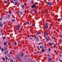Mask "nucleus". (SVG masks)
Instances as JSON below:
<instances>
[{
	"instance_id": "1",
	"label": "nucleus",
	"mask_w": 62,
	"mask_h": 62,
	"mask_svg": "<svg viewBox=\"0 0 62 62\" xmlns=\"http://www.w3.org/2000/svg\"><path fill=\"white\" fill-rule=\"evenodd\" d=\"M20 56L18 55H17V57H16V58H17V59H18V60H20V61H21L22 60L19 57H20Z\"/></svg>"
},
{
	"instance_id": "2",
	"label": "nucleus",
	"mask_w": 62,
	"mask_h": 62,
	"mask_svg": "<svg viewBox=\"0 0 62 62\" xmlns=\"http://www.w3.org/2000/svg\"><path fill=\"white\" fill-rule=\"evenodd\" d=\"M8 54V51H6L4 52L5 54H6V55H7Z\"/></svg>"
},
{
	"instance_id": "3",
	"label": "nucleus",
	"mask_w": 62,
	"mask_h": 62,
	"mask_svg": "<svg viewBox=\"0 0 62 62\" xmlns=\"http://www.w3.org/2000/svg\"><path fill=\"white\" fill-rule=\"evenodd\" d=\"M47 23H46V25L45 26V27L46 29H47V28H48V25H47Z\"/></svg>"
},
{
	"instance_id": "4",
	"label": "nucleus",
	"mask_w": 62,
	"mask_h": 62,
	"mask_svg": "<svg viewBox=\"0 0 62 62\" xmlns=\"http://www.w3.org/2000/svg\"><path fill=\"white\" fill-rule=\"evenodd\" d=\"M31 7L32 8H35V7H36V6H35V5H33L31 6Z\"/></svg>"
},
{
	"instance_id": "5",
	"label": "nucleus",
	"mask_w": 62,
	"mask_h": 62,
	"mask_svg": "<svg viewBox=\"0 0 62 62\" xmlns=\"http://www.w3.org/2000/svg\"><path fill=\"white\" fill-rule=\"evenodd\" d=\"M53 44H54V46H53V48H55L56 47V45L54 43V42H53L52 43Z\"/></svg>"
},
{
	"instance_id": "6",
	"label": "nucleus",
	"mask_w": 62,
	"mask_h": 62,
	"mask_svg": "<svg viewBox=\"0 0 62 62\" xmlns=\"http://www.w3.org/2000/svg\"><path fill=\"white\" fill-rule=\"evenodd\" d=\"M47 4L49 6H51V3L49 2L47 3Z\"/></svg>"
},
{
	"instance_id": "7",
	"label": "nucleus",
	"mask_w": 62,
	"mask_h": 62,
	"mask_svg": "<svg viewBox=\"0 0 62 62\" xmlns=\"http://www.w3.org/2000/svg\"><path fill=\"white\" fill-rule=\"evenodd\" d=\"M23 52H21V56H23Z\"/></svg>"
},
{
	"instance_id": "8",
	"label": "nucleus",
	"mask_w": 62,
	"mask_h": 62,
	"mask_svg": "<svg viewBox=\"0 0 62 62\" xmlns=\"http://www.w3.org/2000/svg\"><path fill=\"white\" fill-rule=\"evenodd\" d=\"M7 41H6V42H4V45H6V46H7Z\"/></svg>"
},
{
	"instance_id": "9",
	"label": "nucleus",
	"mask_w": 62,
	"mask_h": 62,
	"mask_svg": "<svg viewBox=\"0 0 62 62\" xmlns=\"http://www.w3.org/2000/svg\"><path fill=\"white\" fill-rule=\"evenodd\" d=\"M40 47L41 49H43L44 48V47L43 46H40Z\"/></svg>"
},
{
	"instance_id": "10",
	"label": "nucleus",
	"mask_w": 62,
	"mask_h": 62,
	"mask_svg": "<svg viewBox=\"0 0 62 62\" xmlns=\"http://www.w3.org/2000/svg\"><path fill=\"white\" fill-rule=\"evenodd\" d=\"M22 7L23 9H24V5H22Z\"/></svg>"
},
{
	"instance_id": "11",
	"label": "nucleus",
	"mask_w": 62,
	"mask_h": 62,
	"mask_svg": "<svg viewBox=\"0 0 62 62\" xmlns=\"http://www.w3.org/2000/svg\"><path fill=\"white\" fill-rule=\"evenodd\" d=\"M41 51L42 53H43V52L45 51V50H44V49L42 50H41Z\"/></svg>"
},
{
	"instance_id": "12",
	"label": "nucleus",
	"mask_w": 62,
	"mask_h": 62,
	"mask_svg": "<svg viewBox=\"0 0 62 62\" xmlns=\"http://www.w3.org/2000/svg\"><path fill=\"white\" fill-rule=\"evenodd\" d=\"M8 18H10V15H8Z\"/></svg>"
},
{
	"instance_id": "13",
	"label": "nucleus",
	"mask_w": 62,
	"mask_h": 62,
	"mask_svg": "<svg viewBox=\"0 0 62 62\" xmlns=\"http://www.w3.org/2000/svg\"><path fill=\"white\" fill-rule=\"evenodd\" d=\"M18 27L19 28H20L21 27V25H20L18 24Z\"/></svg>"
},
{
	"instance_id": "14",
	"label": "nucleus",
	"mask_w": 62,
	"mask_h": 62,
	"mask_svg": "<svg viewBox=\"0 0 62 62\" xmlns=\"http://www.w3.org/2000/svg\"><path fill=\"white\" fill-rule=\"evenodd\" d=\"M39 40L38 38H37L36 39V41H38Z\"/></svg>"
},
{
	"instance_id": "15",
	"label": "nucleus",
	"mask_w": 62,
	"mask_h": 62,
	"mask_svg": "<svg viewBox=\"0 0 62 62\" xmlns=\"http://www.w3.org/2000/svg\"><path fill=\"white\" fill-rule=\"evenodd\" d=\"M34 37V35H31V36H28V38H29V37Z\"/></svg>"
},
{
	"instance_id": "16",
	"label": "nucleus",
	"mask_w": 62,
	"mask_h": 62,
	"mask_svg": "<svg viewBox=\"0 0 62 62\" xmlns=\"http://www.w3.org/2000/svg\"><path fill=\"white\" fill-rule=\"evenodd\" d=\"M41 33L40 32H37L36 34L37 35H38L39 34H40Z\"/></svg>"
},
{
	"instance_id": "17",
	"label": "nucleus",
	"mask_w": 62,
	"mask_h": 62,
	"mask_svg": "<svg viewBox=\"0 0 62 62\" xmlns=\"http://www.w3.org/2000/svg\"><path fill=\"white\" fill-rule=\"evenodd\" d=\"M10 62H13V60L12 59H11L10 60Z\"/></svg>"
},
{
	"instance_id": "18",
	"label": "nucleus",
	"mask_w": 62,
	"mask_h": 62,
	"mask_svg": "<svg viewBox=\"0 0 62 62\" xmlns=\"http://www.w3.org/2000/svg\"><path fill=\"white\" fill-rule=\"evenodd\" d=\"M17 3H18V1H16V2H15V5H17Z\"/></svg>"
},
{
	"instance_id": "19",
	"label": "nucleus",
	"mask_w": 62,
	"mask_h": 62,
	"mask_svg": "<svg viewBox=\"0 0 62 62\" xmlns=\"http://www.w3.org/2000/svg\"><path fill=\"white\" fill-rule=\"evenodd\" d=\"M0 26L1 27H2L3 26V24H0Z\"/></svg>"
},
{
	"instance_id": "20",
	"label": "nucleus",
	"mask_w": 62,
	"mask_h": 62,
	"mask_svg": "<svg viewBox=\"0 0 62 62\" xmlns=\"http://www.w3.org/2000/svg\"><path fill=\"white\" fill-rule=\"evenodd\" d=\"M52 60V59L51 58H49L48 59V61H50V60Z\"/></svg>"
},
{
	"instance_id": "21",
	"label": "nucleus",
	"mask_w": 62,
	"mask_h": 62,
	"mask_svg": "<svg viewBox=\"0 0 62 62\" xmlns=\"http://www.w3.org/2000/svg\"><path fill=\"white\" fill-rule=\"evenodd\" d=\"M1 52H3V51H4V49H3V48H1Z\"/></svg>"
},
{
	"instance_id": "22",
	"label": "nucleus",
	"mask_w": 62,
	"mask_h": 62,
	"mask_svg": "<svg viewBox=\"0 0 62 62\" xmlns=\"http://www.w3.org/2000/svg\"><path fill=\"white\" fill-rule=\"evenodd\" d=\"M5 58H6V60H8V58L7 57V56H5Z\"/></svg>"
},
{
	"instance_id": "23",
	"label": "nucleus",
	"mask_w": 62,
	"mask_h": 62,
	"mask_svg": "<svg viewBox=\"0 0 62 62\" xmlns=\"http://www.w3.org/2000/svg\"><path fill=\"white\" fill-rule=\"evenodd\" d=\"M11 3H12L13 4V3H14V2H13V1H12V0H11Z\"/></svg>"
},
{
	"instance_id": "24",
	"label": "nucleus",
	"mask_w": 62,
	"mask_h": 62,
	"mask_svg": "<svg viewBox=\"0 0 62 62\" xmlns=\"http://www.w3.org/2000/svg\"><path fill=\"white\" fill-rule=\"evenodd\" d=\"M49 46H51V43L49 42Z\"/></svg>"
},
{
	"instance_id": "25",
	"label": "nucleus",
	"mask_w": 62,
	"mask_h": 62,
	"mask_svg": "<svg viewBox=\"0 0 62 62\" xmlns=\"http://www.w3.org/2000/svg\"><path fill=\"white\" fill-rule=\"evenodd\" d=\"M2 59H3L4 61H5V58H3Z\"/></svg>"
},
{
	"instance_id": "26",
	"label": "nucleus",
	"mask_w": 62,
	"mask_h": 62,
	"mask_svg": "<svg viewBox=\"0 0 62 62\" xmlns=\"http://www.w3.org/2000/svg\"><path fill=\"white\" fill-rule=\"evenodd\" d=\"M3 18V17H2L1 18H0V20L2 21V18Z\"/></svg>"
},
{
	"instance_id": "27",
	"label": "nucleus",
	"mask_w": 62,
	"mask_h": 62,
	"mask_svg": "<svg viewBox=\"0 0 62 62\" xmlns=\"http://www.w3.org/2000/svg\"><path fill=\"white\" fill-rule=\"evenodd\" d=\"M7 56H8V57H10V55H9V54H8L7 55Z\"/></svg>"
},
{
	"instance_id": "28",
	"label": "nucleus",
	"mask_w": 62,
	"mask_h": 62,
	"mask_svg": "<svg viewBox=\"0 0 62 62\" xmlns=\"http://www.w3.org/2000/svg\"><path fill=\"white\" fill-rule=\"evenodd\" d=\"M14 21H15V19H14L12 20V22H14Z\"/></svg>"
},
{
	"instance_id": "29",
	"label": "nucleus",
	"mask_w": 62,
	"mask_h": 62,
	"mask_svg": "<svg viewBox=\"0 0 62 62\" xmlns=\"http://www.w3.org/2000/svg\"><path fill=\"white\" fill-rule=\"evenodd\" d=\"M20 15H23V13H22V12H20Z\"/></svg>"
},
{
	"instance_id": "30",
	"label": "nucleus",
	"mask_w": 62,
	"mask_h": 62,
	"mask_svg": "<svg viewBox=\"0 0 62 62\" xmlns=\"http://www.w3.org/2000/svg\"><path fill=\"white\" fill-rule=\"evenodd\" d=\"M25 57L26 58L27 57V55H25Z\"/></svg>"
},
{
	"instance_id": "31",
	"label": "nucleus",
	"mask_w": 62,
	"mask_h": 62,
	"mask_svg": "<svg viewBox=\"0 0 62 62\" xmlns=\"http://www.w3.org/2000/svg\"><path fill=\"white\" fill-rule=\"evenodd\" d=\"M46 40H47V41H49V40L48 39L46 38Z\"/></svg>"
},
{
	"instance_id": "32",
	"label": "nucleus",
	"mask_w": 62,
	"mask_h": 62,
	"mask_svg": "<svg viewBox=\"0 0 62 62\" xmlns=\"http://www.w3.org/2000/svg\"><path fill=\"white\" fill-rule=\"evenodd\" d=\"M27 23L28 24H29V23L28 22H27Z\"/></svg>"
},
{
	"instance_id": "33",
	"label": "nucleus",
	"mask_w": 62,
	"mask_h": 62,
	"mask_svg": "<svg viewBox=\"0 0 62 62\" xmlns=\"http://www.w3.org/2000/svg\"><path fill=\"white\" fill-rule=\"evenodd\" d=\"M48 51H49V52H50L51 51V49H50V48H49L48 49Z\"/></svg>"
},
{
	"instance_id": "34",
	"label": "nucleus",
	"mask_w": 62,
	"mask_h": 62,
	"mask_svg": "<svg viewBox=\"0 0 62 62\" xmlns=\"http://www.w3.org/2000/svg\"><path fill=\"white\" fill-rule=\"evenodd\" d=\"M35 54H38V52H36Z\"/></svg>"
},
{
	"instance_id": "35",
	"label": "nucleus",
	"mask_w": 62,
	"mask_h": 62,
	"mask_svg": "<svg viewBox=\"0 0 62 62\" xmlns=\"http://www.w3.org/2000/svg\"><path fill=\"white\" fill-rule=\"evenodd\" d=\"M45 11L46 13V12H47V9Z\"/></svg>"
},
{
	"instance_id": "36",
	"label": "nucleus",
	"mask_w": 62,
	"mask_h": 62,
	"mask_svg": "<svg viewBox=\"0 0 62 62\" xmlns=\"http://www.w3.org/2000/svg\"><path fill=\"white\" fill-rule=\"evenodd\" d=\"M10 58H9L8 60V61H9L10 60Z\"/></svg>"
},
{
	"instance_id": "37",
	"label": "nucleus",
	"mask_w": 62,
	"mask_h": 62,
	"mask_svg": "<svg viewBox=\"0 0 62 62\" xmlns=\"http://www.w3.org/2000/svg\"><path fill=\"white\" fill-rule=\"evenodd\" d=\"M46 35H48V32H46Z\"/></svg>"
},
{
	"instance_id": "38",
	"label": "nucleus",
	"mask_w": 62,
	"mask_h": 62,
	"mask_svg": "<svg viewBox=\"0 0 62 62\" xmlns=\"http://www.w3.org/2000/svg\"><path fill=\"white\" fill-rule=\"evenodd\" d=\"M37 10H36L35 11V14H36V13H37Z\"/></svg>"
},
{
	"instance_id": "39",
	"label": "nucleus",
	"mask_w": 62,
	"mask_h": 62,
	"mask_svg": "<svg viewBox=\"0 0 62 62\" xmlns=\"http://www.w3.org/2000/svg\"><path fill=\"white\" fill-rule=\"evenodd\" d=\"M59 60H60V62H62V61L61 60H60V59H59Z\"/></svg>"
},
{
	"instance_id": "40",
	"label": "nucleus",
	"mask_w": 62,
	"mask_h": 62,
	"mask_svg": "<svg viewBox=\"0 0 62 62\" xmlns=\"http://www.w3.org/2000/svg\"><path fill=\"white\" fill-rule=\"evenodd\" d=\"M58 21H60V20H61V19L60 18V19H58Z\"/></svg>"
},
{
	"instance_id": "41",
	"label": "nucleus",
	"mask_w": 62,
	"mask_h": 62,
	"mask_svg": "<svg viewBox=\"0 0 62 62\" xmlns=\"http://www.w3.org/2000/svg\"><path fill=\"white\" fill-rule=\"evenodd\" d=\"M5 4H7V3H8V2H7V1H5Z\"/></svg>"
},
{
	"instance_id": "42",
	"label": "nucleus",
	"mask_w": 62,
	"mask_h": 62,
	"mask_svg": "<svg viewBox=\"0 0 62 62\" xmlns=\"http://www.w3.org/2000/svg\"><path fill=\"white\" fill-rule=\"evenodd\" d=\"M15 44L16 45L17 44V43L16 42H15Z\"/></svg>"
},
{
	"instance_id": "43",
	"label": "nucleus",
	"mask_w": 62,
	"mask_h": 62,
	"mask_svg": "<svg viewBox=\"0 0 62 62\" xmlns=\"http://www.w3.org/2000/svg\"><path fill=\"white\" fill-rule=\"evenodd\" d=\"M7 49V47H6L5 48L4 50H6V49Z\"/></svg>"
},
{
	"instance_id": "44",
	"label": "nucleus",
	"mask_w": 62,
	"mask_h": 62,
	"mask_svg": "<svg viewBox=\"0 0 62 62\" xmlns=\"http://www.w3.org/2000/svg\"><path fill=\"white\" fill-rule=\"evenodd\" d=\"M32 26H35V25H33V24H32Z\"/></svg>"
},
{
	"instance_id": "45",
	"label": "nucleus",
	"mask_w": 62,
	"mask_h": 62,
	"mask_svg": "<svg viewBox=\"0 0 62 62\" xmlns=\"http://www.w3.org/2000/svg\"><path fill=\"white\" fill-rule=\"evenodd\" d=\"M36 5H38V3L36 2Z\"/></svg>"
},
{
	"instance_id": "46",
	"label": "nucleus",
	"mask_w": 62,
	"mask_h": 62,
	"mask_svg": "<svg viewBox=\"0 0 62 62\" xmlns=\"http://www.w3.org/2000/svg\"><path fill=\"white\" fill-rule=\"evenodd\" d=\"M11 13V12H9V14H10Z\"/></svg>"
},
{
	"instance_id": "47",
	"label": "nucleus",
	"mask_w": 62,
	"mask_h": 62,
	"mask_svg": "<svg viewBox=\"0 0 62 62\" xmlns=\"http://www.w3.org/2000/svg\"><path fill=\"white\" fill-rule=\"evenodd\" d=\"M59 55L60 56H62L61 55V54H59Z\"/></svg>"
},
{
	"instance_id": "48",
	"label": "nucleus",
	"mask_w": 62,
	"mask_h": 62,
	"mask_svg": "<svg viewBox=\"0 0 62 62\" xmlns=\"http://www.w3.org/2000/svg\"><path fill=\"white\" fill-rule=\"evenodd\" d=\"M16 30H19V28H16Z\"/></svg>"
},
{
	"instance_id": "49",
	"label": "nucleus",
	"mask_w": 62,
	"mask_h": 62,
	"mask_svg": "<svg viewBox=\"0 0 62 62\" xmlns=\"http://www.w3.org/2000/svg\"><path fill=\"white\" fill-rule=\"evenodd\" d=\"M47 56L49 57V56H50V55L49 54H48L47 55Z\"/></svg>"
},
{
	"instance_id": "50",
	"label": "nucleus",
	"mask_w": 62,
	"mask_h": 62,
	"mask_svg": "<svg viewBox=\"0 0 62 62\" xmlns=\"http://www.w3.org/2000/svg\"><path fill=\"white\" fill-rule=\"evenodd\" d=\"M27 28H29V26H28L27 27Z\"/></svg>"
},
{
	"instance_id": "51",
	"label": "nucleus",
	"mask_w": 62,
	"mask_h": 62,
	"mask_svg": "<svg viewBox=\"0 0 62 62\" xmlns=\"http://www.w3.org/2000/svg\"><path fill=\"white\" fill-rule=\"evenodd\" d=\"M1 49V46H0V50Z\"/></svg>"
},
{
	"instance_id": "52",
	"label": "nucleus",
	"mask_w": 62,
	"mask_h": 62,
	"mask_svg": "<svg viewBox=\"0 0 62 62\" xmlns=\"http://www.w3.org/2000/svg\"><path fill=\"white\" fill-rule=\"evenodd\" d=\"M3 39H5V37H4L3 38Z\"/></svg>"
},
{
	"instance_id": "53",
	"label": "nucleus",
	"mask_w": 62,
	"mask_h": 62,
	"mask_svg": "<svg viewBox=\"0 0 62 62\" xmlns=\"http://www.w3.org/2000/svg\"><path fill=\"white\" fill-rule=\"evenodd\" d=\"M45 39H47V37H46V38H45Z\"/></svg>"
},
{
	"instance_id": "54",
	"label": "nucleus",
	"mask_w": 62,
	"mask_h": 62,
	"mask_svg": "<svg viewBox=\"0 0 62 62\" xmlns=\"http://www.w3.org/2000/svg\"><path fill=\"white\" fill-rule=\"evenodd\" d=\"M10 54H12V53H11V52H10Z\"/></svg>"
},
{
	"instance_id": "55",
	"label": "nucleus",
	"mask_w": 62,
	"mask_h": 62,
	"mask_svg": "<svg viewBox=\"0 0 62 62\" xmlns=\"http://www.w3.org/2000/svg\"><path fill=\"white\" fill-rule=\"evenodd\" d=\"M20 11H18V13H20Z\"/></svg>"
},
{
	"instance_id": "56",
	"label": "nucleus",
	"mask_w": 62,
	"mask_h": 62,
	"mask_svg": "<svg viewBox=\"0 0 62 62\" xmlns=\"http://www.w3.org/2000/svg\"><path fill=\"white\" fill-rule=\"evenodd\" d=\"M49 40H50L51 41H52V39H49Z\"/></svg>"
},
{
	"instance_id": "57",
	"label": "nucleus",
	"mask_w": 62,
	"mask_h": 62,
	"mask_svg": "<svg viewBox=\"0 0 62 62\" xmlns=\"http://www.w3.org/2000/svg\"><path fill=\"white\" fill-rule=\"evenodd\" d=\"M54 52H55V53H56V51H54Z\"/></svg>"
},
{
	"instance_id": "58",
	"label": "nucleus",
	"mask_w": 62,
	"mask_h": 62,
	"mask_svg": "<svg viewBox=\"0 0 62 62\" xmlns=\"http://www.w3.org/2000/svg\"><path fill=\"white\" fill-rule=\"evenodd\" d=\"M30 39H32V38H29Z\"/></svg>"
},
{
	"instance_id": "59",
	"label": "nucleus",
	"mask_w": 62,
	"mask_h": 62,
	"mask_svg": "<svg viewBox=\"0 0 62 62\" xmlns=\"http://www.w3.org/2000/svg\"><path fill=\"white\" fill-rule=\"evenodd\" d=\"M54 39H55V37H54Z\"/></svg>"
},
{
	"instance_id": "60",
	"label": "nucleus",
	"mask_w": 62,
	"mask_h": 62,
	"mask_svg": "<svg viewBox=\"0 0 62 62\" xmlns=\"http://www.w3.org/2000/svg\"><path fill=\"white\" fill-rule=\"evenodd\" d=\"M26 5V3H24V5Z\"/></svg>"
},
{
	"instance_id": "61",
	"label": "nucleus",
	"mask_w": 62,
	"mask_h": 62,
	"mask_svg": "<svg viewBox=\"0 0 62 62\" xmlns=\"http://www.w3.org/2000/svg\"><path fill=\"white\" fill-rule=\"evenodd\" d=\"M16 0H14V2H15V1H16Z\"/></svg>"
},
{
	"instance_id": "62",
	"label": "nucleus",
	"mask_w": 62,
	"mask_h": 62,
	"mask_svg": "<svg viewBox=\"0 0 62 62\" xmlns=\"http://www.w3.org/2000/svg\"><path fill=\"white\" fill-rule=\"evenodd\" d=\"M44 47L45 48V49L46 48V46H44Z\"/></svg>"
},
{
	"instance_id": "63",
	"label": "nucleus",
	"mask_w": 62,
	"mask_h": 62,
	"mask_svg": "<svg viewBox=\"0 0 62 62\" xmlns=\"http://www.w3.org/2000/svg\"><path fill=\"white\" fill-rule=\"evenodd\" d=\"M27 12H28V10H27Z\"/></svg>"
},
{
	"instance_id": "64",
	"label": "nucleus",
	"mask_w": 62,
	"mask_h": 62,
	"mask_svg": "<svg viewBox=\"0 0 62 62\" xmlns=\"http://www.w3.org/2000/svg\"><path fill=\"white\" fill-rule=\"evenodd\" d=\"M61 38L62 39V36H61Z\"/></svg>"
}]
</instances>
